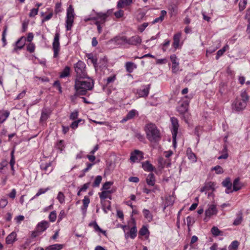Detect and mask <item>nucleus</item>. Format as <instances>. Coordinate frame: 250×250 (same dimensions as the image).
Here are the masks:
<instances>
[{"label": "nucleus", "mask_w": 250, "mask_h": 250, "mask_svg": "<svg viewBox=\"0 0 250 250\" xmlns=\"http://www.w3.org/2000/svg\"><path fill=\"white\" fill-rule=\"evenodd\" d=\"M143 158V153L139 150H135L131 153L130 160L131 162L134 163L141 160Z\"/></svg>", "instance_id": "f8f14e48"}, {"label": "nucleus", "mask_w": 250, "mask_h": 250, "mask_svg": "<svg viewBox=\"0 0 250 250\" xmlns=\"http://www.w3.org/2000/svg\"><path fill=\"white\" fill-rule=\"evenodd\" d=\"M89 203L90 199L87 196H85L83 200V206L81 207L83 211H86Z\"/></svg>", "instance_id": "473e14b6"}, {"label": "nucleus", "mask_w": 250, "mask_h": 250, "mask_svg": "<svg viewBox=\"0 0 250 250\" xmlns=\"http://www.w3.org/2000/svg\"><path fill=\"white\" fill-rule=\"evenodd\" d=\"M52 16H53V13H50L49 14H48V15H47L43 18V19L42 20V22H43L44 21L49 20L52 17Z\"/></svg>", "instance_id": "774afa93"}, {"label": "nucleus", "mask_w": 250, "mask_h": 250, "mask_svg": "<svg viewBox=\"0 0 250 250\" xmlns=\"http://www.w3.org/2000/svg\"><path fill=\"white\" fill-rule=\"evenodd\" d=\"M7 30V26H5L4 28L3 32H2V42H3L4 46H5L6 43V35Z\"/></svg>", "instance_id": "8fccbe9b"}, {"label": "nucleus", "mask_w": 250, "mask_h": 250, "mask_svg": "<svg viewBox=\"0 0 250 250\" xmlns=\"http://www.w3.org/2000/svg\"><path fill=\"white\" fill-rule=\"evenodd\" d=\"M94 83L90 79L86 80H79L77 79L75 81V88L77 94L84 95L88 90L92 89Z\"/></svg>", "instance_id": "20e7f679"}, {"label": "nucleus", "mask_w": 250, "mask_h": 250, "mask_svg": "<svg viewBox=\"0 0 250 250\" xmlns=\"http://www.w3.org/2000/svg\"><path fill=\"white\" fill-rule=\"evenodd\" d=\"M146 183L148 185L150 186H154L155 184V177L154 174L149 173L146 179Z\"/></svg>", "instance_id": "bb28decb"}, {"label": "nucleus", "mask_w": 250, "mask_h": 250, "mask_svg": "<svg viewBox=\"0 0 250 250\" xmlns=\"http://www.w3.org/2000/svg\"><path fill=\"white\" fill-rule=\"evenodd\" d=\"M59 40L60 34L59 33H56L52 43L53 57L55 58H56L58 57L59 52L60 51V44Z\"/></svg>", "instance_id": "1a4fd4ad"}, {"label": "nucleus", "mask_w": 250, "mask_h": 250, "mask_svg": "<svg viewBox=\"0 0 250 250\" xmlns=\"http://www.w3.org/2000/svg\"><path fill=\"white\" fill-rule=\"evenodd\" d=\"M222 185L224 187L226 188L225 190V192L227 194H229L232 192L231 190L232 188V183L230 181V179L229 178H226L222 182Z\"/></svg>", "instance_id": "aec40b11"}, {"label": "nucleus", "mask_w": 250, "mask_h": 250, "mask_svg": "<svg viewBox=\"0 0 250 250\" xmlns=\"http://www.w3.org/2000/svg\"><path fill=\"white\" fill-rule=\"evenodd\" d=\"M23 38L19 39L15 43V47L14 48V51H17L18 50L21 49L24 45V42L22 41Z\"/></svg>", "instance_id": "7c9ffc66"}, {"label": "nucleus", "mask_w": 250, "mask_h": 250, "mask_svg": "<svg viewBox=\"0 0 250 250\" xmlns=\"http://www.w3.org/2000/svg\"><path fill=\"white\" fill-rule=\"evenodd\" d=\"M243 184L240 182L239 178H236L233 183V191H237L242 188Z\"/></svg>", "instance_id": "cd10ccee"}, {"label": "nucleus", "mask_w": 250, "mask_h": 250, "mask_svg": "<svg viewBox=\"0 0 250 250\" xmlns=\"http://www.w3.org/2000/svg\"><path fill=\"white\" fill-rule=\"evenodd\" d=\"M247 4V0H240V1L239 3V9L240 11H242L244 10Z\"/></svg>", "instance_id": "49530a36"}, {"label": "nucleus", "mask_w": 250, "mask_h": 250, "mask_svg": "<svg viewBox=\"0 0 250 250\" xmlns=\"http://www.w3.org/2000/svg\"><path fill=\"white\" fill-rule=\"evenodd\" d=\"M51 110L49 108H44L42 110L40 121L41 122L46 121L50 117Z\"/></svg>", "instance_id": "6ab92c4d"}, {"label": "nucleus", "mask_w": 250, "mask_h": 250, "mask_svg": "<svg viewBox=\"0 0 250 250\" xmlns=\"http://www.w3.org/2000/svg\"><path fill=\"white\" fill-rule=\"evenodd\" d=\"M62 11V5L61 3L58 2L56 4L55 12L56 14Z\"/></svg>", "instance_id": "052dcab7"}, {"label": "nucleus", "mask_w": 250, "mask_h": 250, "mask_svg": "<svg viewBox=\"0 0 250 250\" xmlns=\"http://www.w3.org/2000/svg\"><path fill=\"white\" fill-rule=\"evenodd\" d=\"M82 121V119H79L77 121H74L72 123V124L70 125V127L72 128L75 129L76 128H77L78 127L79 124Z\"/></svg>", "instance_id": "603ef678"}, {"label": "nucleus", "mask_w": 250, "mask_h": 250, "mask_svg": "<svg viewBox=\"0 0 250 250\" xmlns=\"http://www.w3.org/2000/svg\"><path fill=\"white\" fill-rule=\"evenodd\" d=\"M35 48V46L33 43H30L28 45L27 49L30 53H32L34 51Z\"/></svg>", "instance_id": "0e129e2a"}, {"label": "nucleus", "mask_w": 250, "mask_h": 250, "mask_svg": "<svg viewBox=\"0 0 250 250\" xmlns=\"http://www.w3.org/2000/svg\"><path fill=\"white\" fill-rule=\"evenodd\" d=\"M239 242L237 240L232 241L229 246V250H237Z\"/></svg>", "instance_id": "a19ab883"}, {"label": "nucleus", "mask_w": 250, "mask_h": 250, "mask_svg": "<svg viewBox=\"0 0 250 250\" xmlns=\"http://www.w3.org/2000/svg\"><path fill=\"white\" fill-rule=\"evenodd\" d=\"M139 234L141 236L146 235V237H148L149 232L147 228L145 226H143L142 227V228L140 229L139 231Z\"/></svg>", "instance_id": "4c0bfd02"}, {"label": "nucleus", "mask_w": 250, "mask_h": 250, "mask_svg": "<svg viewBox=\"0 0 250 250\" xmlns=\"http://www.w3.org/2000/svg\"><path fill=\"white\" fill-rule=\"evenodd\" d=\"M102 179V177L101 176L98 175L96 176L93 183V187H98L99 186L101 182Z\"/></svg>", "instance_id": "de8ad7c7"}, {"label": "nucleus", "mask_w": 250, "mask_h": 250, "mask_svg": "<svg viewBox=\"0 0 250 250\" xmlns=\"http://www.w3.org/2000/svg\"><path fill=\"white\" fill-rule=\"evenodd\" d=\"M113 183L110 182H105L102 188L104 190H108L110 186L112 185Z\"/></svg>", "instance_id": "680f3d73"}, {"label": "nucleus", "mask_w": 250, "mask_h": 250, "mask_svg": "<svg viewBox=\"0 0 250 250\" xmlns=\"http://www.w3.org/2000/svg\"><path fill=\"white\" fill-rule=\"evenodd\" d=\"M142 42V39L139 36H134L129 38H127L126 44L137 45Z\"/></svg>", "instance_id": "4468645a"}, {"label": "nucleus", "mask_w": 250, "mask_h": 250, "mask_svg": "<svg viewBox=\"0 0 250 250\" xmlns=\"http://www.w3.org/2000/svg\"><path fill=\"white\" fill-rule=\"evenodd\" d=\"M211 232L214 236H218L219 235H223V232L215 226L213 227L211 229Z\"/></svg>", "instance_id": "58836bf2"}, {"label": "nucleus", "mask_w": 250, "mask_h": 250, "mask_svg": "<svg viewBox=\"0 0 250 250\" xmlns=\"http://www.w3.org/2000/svg\"><path fill=\"white\" fill-rule=\"evenodd\" d=\"M125 68L128 73H132L137 68V65L134 62H127L125 63Z\"/></svg>", "instance_id": "5701e85b"}, {"label": "nucleus", "mask_w": 250, "mask_h": 250, "mask_svg": "<svg viewBox=\"0 0 250 250\" xmlns=\"http://www.w3.org/2000/svg\"><path fill=\"white\" fill-rule=\"evenodd\" d=\"M53 208V205H50L48 207H46L43 208L42 211L43 212H49L48 215V219H56L57 217V212L55 210L51 211Z\"/></svg>", "instance_id": "a211bd4d"}, {"label": "nucleus", "mask_w": 250, "mask_h": 250, "mask_svg": "<svg viewBox=\"0 0 250 250\" xmlns=\"http://www.w3.org/2000/svg\"><path fill=\"white\" fill-rule=\"evenodd\" d=\"M17 237V234L15 232H11L6 238V243L7 244H12L16 240Z\"/></svg>", "instance_id": "393cba45"}, {"label": "nucleus", "mask_w": 250, "mask_h": 250, "mask_svg": "<svg viewBox=\"0 0 250 250\" xmlns=\"http://www.w3.org/2000/svg\"><path fill=\"white\" fill-rule=\"evenodd\" d=\"M56 146L57 149H59L61 152H62L65 148L64 142L63 140H60L56 144Z\"/></svg>", "instance_id": "37998d69"}, {"label": "nucleus", "mask_w": 250, "mask_h": 250, "mask_svg": "<svg viewBox=\"0 0 250 250\" xmlns=\"http://www.w3.org/2000/svg\"><path fill=\"white\" fill-rule=\"evenodd\" d=\"M148 25V22H144L142 24L139 25L138 26V30L140 31V32H143L145 29L147 27Z\"/></svg>", "instance_id": "5fc2aeb1"}, {"label": "nucleus", "mask_w": 250, "mask_h": 250, "mask_svg": "<svg viewBox=\"0 0 250 250\" xmlns=\"http://www.w3.org/2000/svg\"><path fill=\"white\" fill-rule=\"evenodd\" d=\"M127 37L125 36L118 35L109 41V43L115 45L122 46L126 44Z\"/></svg>", "instance_id": "9b49d317"}, {"label": "nucleus", "mask_w": 250, "mask_h": 250, "mask_svg": "<svg viewBox=\"0 0 250 250\" xmlns=\"http://www.w3.org/2000/svg\"><path fill=\"white\" fill-rule=\"evenodd\" d=\"M212 171H215L216 174H222L224 172L223 168L220 166H216L211 168Z\"/></svg>", "instance_id": "a18cd8bd"}, {"label": "nucleus", "mask_w": 250, "mask_h": 250, "mask_svg": "<svg viewBox=\"0 0 250 250\" xmlns=\"http://www.w3.org/2000/svg\"><path fill=\"white\" fill-rule=\"evenodd\" d=\"M16 190L15 188L12 189L11 191L8 194V197L11 199H14L16 194Z\"/></svg>", "instance_id": "69168bd1"}, {"label": "nucleus", "mask_w": 250, "mask_h": 250, "mask_svg": "<svg viewBox=\"0 0 250 250\" xmlns=\"http://www.w3.org/2000/svg\"><path fill=\"white\" fill-rule=\"evenodd\" d=\"M114 15L117 18H121L124 15V11L122 10H119V11L116 12L114 13Z\"/></svg>", "instance_id": "338daca9"}, {"label": "nucleus", "mask_w": 250, "mask_h": 250, "mask_svg": "<svg viewBox=\"0 0 250 250\" xmlns=\"http://www.w3.org/2000/svg\"><path fill=\"white\" fill-rule=\"evenodd\" d=\"M9 115L10 112L7 110H0V124H2L5 122L9 117Z\"/></svg>", "instance_id": "a878e982"}, {"label": "nucleus", "mask_w": 250, "mask_h": 250, "mask_svg": "<svg viewBox=\"0 0 250 250\" xmlns=\"http://www.w3.org/2000/svg\"><path fill=\"white\" fill-rule=\"evenodd\" d=\"M187 154L188 158L192 162H195L196 161V157L195 155L191 151V149L189 148L187 150Z\"/></svg>", "instance_id": "72a5a7b5"}, {"label": "nucleus", "mask_w": 250, "mask_h": 250, "mask_svg": "<svg viewBox=\"0 0 250 250\" xmlns=\"http://www.w3.org/2000/svg\"><path fill=\"white\" fill-rule=\"evenodd\" d=\"M14 150H13L10 153L11 156V160L10 161V166H12V165H14L15 163V158H14Z\"/></svg>", "instance_id": "bf43d9fd"}, {"label": "nucleus", "mask_w": 250, "mask_h": 250, "mask_svg": "<svg viewBox=\"0 0 250 250\" xmlns=\"http://www.w3.org/2000/svg\"><path fill=\"white\" fill-rule=\"evenodd\" d=\"M95 164V163H86V167L84 168L83 170V171L84 173H85V172H87L89 169H90L91 168V167H92V166Z\"/></svg>", "instance_id": "4d7b16f0"}, {"label": "nucleus", "mask_w": 250, "mask_h": 250, "mask_svg": "<svg viewBox=\"0 0 250 250\" xmlns=\"http://www.w3.org/2000/svg\"><path fill=\"white\" fill-rule=\"evenodd\" d=\"M181 36V34L180 33H178L175 34L173 36V42L172 45L175 49L179 46Z\"/></svg>", "instance_id": "c85d7f7f"}, {"label": "nucleus", "mask_w": 250, "mask_h": 250, "mask_svg": "<svg viewBox=\"0 0 250 250\" xmlns=\"http://www.w3.org/2000/svg\"><path fill=\"white\" fill-rule=\"evenodd\" d=\"M143 213L145 218L152 219V216L148 210L145 209L143 210Z\"/></svg>", "instance_id": "864d4df0"}, {"label": "nucleus", "mask_w": 250, "mask_h": 250, "mask_svg": "<svg viewBox=\"0 0 250 250\" xmlns=\"http://www.w3.org/2000/svg\"><path fill=\"white\" fill-rule=\"evenodd\" d=\"M217 213L216 206L213 204H208V208L205 211L206 217H210Z\"/></svg>", "instance_id": "ddd939ff"}, {"label": "nucleus", "mask_w": 250, "mask_h": 250, "mask_svg": "<svg viewBox=\"0 0 250 250\" xmlns=\"http://www.w3.org/2000/svg\"><path fill=\"white\" fill-rule=\"evenodd\" d=\"M74 67L77 77L80 78L85 77L86 76V65L83 62L79 60L74 64Z\"/></svg>", "instance_id": "0eeeda50"}, {"label": "nucleus", "mask_w": 250, "mask_h": 250, "mask_svg": "<svg viewBox=\"0 0 250 250\" xmlns=\"http://www.w3.org/2000/svg\"><path fill=\"white\" fill-rule=\"evenodd\" d=\"M63 245L56 244L49 246L46 248V250H61L63 248Z\"/></svg>", "instance_id": "c9c22d12"}, {"label": "nucleus", "mask_w": 250, "mask_h": 250, "mask_svg": "<svg viewBox=\"0 0 250 250\" xmlns=\"http://www.w3.org/2000/svg\"><path fill=\"white\" fill-rule=\"evenodd\" d=\"M143 168L144 170L151 172L154 170V167L150 163L149 161H146L142 163Z\"/></svg>", "instance_id": "4be33fe9"}, {"label": "nucleus", "mask_w": 250, "mask_h": 250, "mask_svg": "<svg viewBox=\"0 0 250 250\" xmlns=\"http://www.w3.org/2000/svg\"><path fill=\"white\" fill-rule=\"evenodd\" d=\"M49 227V223L47 221H43L40 222L37 226V232L41 233L45 231Z\"/></svg>", "instance_id": "412c9836"}, {"label": "nucleus", "mask_w": 250, "mask_h": 250, "mask_svg": "<svg viewBox=\"0 0 250 250\" xmlns=\"http://www.w3.org/2000/svg\"><path fill=\"white\" fill-rule=\"evenodd\" d=\"M7 201L5 199H1L0 200V208H4L7 204Z\"/></svg>", "instance_id": "e2e57ef3"}, {"label": "nucleus", "mask_w": 250, "mask_h": 250, "mask_svg": "<svg viewBox=\"0 0 250 250\" xmlns=\"http://www.w3.org/2000/svg\"><path fill=\"white\" fill-rule=\"evenodd\" d=\"M223 154L218 157V159H226L228 157V154L227 152V149L226 147H224V148L223 150Z\"/></svg>", "instance_id": "3c124183"}, {"label": "nucleus", "mask_w": 250, "mask_h": 250, "mask_svg": "<svg viewBox=\"0 0 250 250\" xmlns=\"http://www.w3.org/2000/svg\"><path fill=\"white\" fill-rule=\"evenodd\" d=\"M229 48V46L228 45L224 46L222 49L219 50L216 54V59H218L226 51L227 48Z\"/></svg>", "instance_id": "c03bdc74"}, {"label": "nucleus", "mask_w": 250, "mask_h": 250, "mask_svg": "<svg viewBox=\"0 0 250 250\" xmlns=\"http://www.w3.org/2000/svg\"><path fill=\"white\" fill-rule=\"evenodd\" d=\"M38 8H33L31 10V11L29 14V16L30 17H35L36 15H37L38 14Z\"/></svg>", "instance_id": "13d9d810"}, {"label": "nucleus", "mask_w": 250, "mask_h": 250, "mask_svg": "<svg viewBox=\"0 0 250 250\" xmlns=\"http://www.w3.org/2000/svg\"><path fill=\"white\" fill-rule=\"evenodd\" d=\"M147 139L151 143H157L161 139V135L160 130L156 125L152 123L146 124L145 127Z\"/></svg>", "instance_id": "f03ea898"}, {"label": "nucleus", "mask_w": 250, "mask_h": 250, "mask_svg": "<svg viewBox=\"0 0 250 250\" xmlns=\"http://www.w3.org/2000/svg\"><path fill=\"white\" fill-rule=\"evenodd\" d=\"M111 193L110 190L103 191L99 193V196L101 200H104L106 198L111 199L110 194Z\"/></svg>", "instance_id": "f704fd0d"}, {"label": "nucleus", "mask_w": 250, "mask_h": 250, "mask_svg": "<svg viewBox=\"0 0 250 250\" xmlns=\"http://www.w3.org/2000/svg\"><path fill=\"white\" fill-rule=\"evenodd\" d=\"M167 14V12L165 10H162L161 12L160 17L155 19L152 22V24H154L157 22H161L164 19L165 16Z\"/></svg>", "instance_id": "2f4dec72"}, {"label": "nucleus", "mask_w": 250, "mask_h": 250, "mask_svg": "<svg viewBox=\"0 0 250 250\" xmlns=\"http://www.w3.org/2000/svg\"><path fill=\"white\" fill-rule=\"evenodd\" d=\"M40 167L41 169L44 171L45 174H48L53 170L52 162L42 163Z\"/></svg>", "instance_id": "f3484780"}, {"label": "nucleus", "mask_w": 250, "mask_h": 250, "mask_svg": "<svg viewBox=\"0 0 250 250\" xmlns=\"http://www.w3.org/2000/svg\"><path fill=\"white\" fill-rule=\"evenodd\" d=\"M249 96L246 90H242L240 98H236L232 104V110L235 112H240L244 110L249 100Z\"/></svg>", "instance_id": "7ed1b4c3"}, {"label": "nucleus", "mask_w": 250, "mask_h": 250, "mask_svg": "<svg viewBox=\"0 0 250 250\" xmlns=\"http://www.w3.org/2000/svg\"><path fill=\"white\" fill-rule=\"evenodd\" d=\"M150 87V84H147L144 85L142 87V88H140L137 90V94L140 97H146L148 96L149 89Z\"/></svg>", "instance_id": "dca6fc26"}, {"label": "nucleus", "mask_w": 250, "mask_h": 250, "mask_svg": "<svg viewBox=\"0 0 250 250\" xmlns=\"http://www.w3.org/2000/svg\"><path fill=\"white\" fill-rule=\"evenodd\" d=\"M206 188L207 189V190H211L213 191L216 188V183L212 182H208L206 183Z\"/></svg>", "instance_id": "79ce46f5"}, {"label": "nucleus", "mask_w": 250, "mask_h": 250, "mask_svg": "<svg viewBox=\"0 0 250 250\" xmlns=\"http://www.w3.org/2000/svg\"><path fill=\"white\" fill-rule=\"evenodd\" d=\"M70 68L69 66H65L60 75V77L63 78L68 77L70 75Z\"/></svg>", "instance_id": "e433bc0d"}, {"label": "nucleus", "mask_w": 250, "mask_h": 250, "mask_svg": "<svg viewBox=\"0 0 250 250\" xmlns=\"http://www.w3.org/2000/svg\"><path fill=\"white\" fill-rule=\"evenodd\" d=\"M137 113V111L135 109H132L127 114L126 116L122 120V122H125L128 120L132 119Z\"/></svg>", "instance_id": "c756f323"}, {"label": "nucleus", "mask_w": 250, "mask_h": 250, "mask_svg": "<svg viewBox=\"0 0 250 250\" xmlns=\"http://www.w3.org/2000/svg\"><path fill=\"white\" fill-rule=\"evenodd\" d=\"M170 59L172 63L171 67L172 72L175 73L179 70V63L178 62V59L175 54H173L170 56Z\"/></svg>", "instance_id": "2eb2a0df"}, {"label": "nucleus", "mask_w": 250, "mask_h": 250, "mask_svg": "<svg viewBox=\"0 0 250 250\" xmlns=\"http://www.w3.org/2000/svg\"><path fill=\"white\" fill-rule=\"evenodd\" d=\"M78 111L77 110H75L71 113L70 115V119L72 120H75L78 118Z\"/></svg>", "instance_id": "6e6d98bb"}, {"label": "nucleus", "mask_w": 250, "mask_h": 250, "mask_svg": "<svg viewBox=\"0 0 250 250\" xmlns=\"http://www.w3.org/2000/svg\"><path fill=\"white\" fill-rule=\"evenodd\" d=\"M50 189V188L48 187L47 188H40L38 192H37V193L35 194V195H34L32 198H31V200H33L35 198H36L37 197H38V196H39L40 195L42 194H44L45 193V192H46L48 190H49Z\"/></svg>", "instance_id": "ea45409f"}, {"label": "nucleus", "mask_w": 250, "mask_h": 250, "mask_svg": "<svg viewBox=\"0 0 250 250\" xmlns=\"http://www.w3.org/2000/svg\"><path fill=\"white\" fill-rule=\"evenodd\" d=\"M170 120L172 125L171 133L172 135L173 145L175 147L176 144V139L179 127L178 121L176 118L173 117L170 118Z\"/></svg>", "instance_id": "9d476101"}, {"label": "nucleus", "mask_w": 250, "mask_h": 250, "mask_svg": "<svg viewBox=\"0 0 250 250\" xmlns=\"http://www.w3.org/2000/svg\"><path fill=\"white\" fill-rule=\"evenodd\" d=\"M74 8L72 5H70L67 9L65 27L67 31L71 29L74 22Z\"/></svg>", "instance_id": "6e6552de"}, {"label": "nucleus", "mask_w": 250, "mask_h": 250, "mask_svg": "<svg viewBox=\"0 0 250 250\" xmlns=\"http://www.w3.org/2000/svg\"><path fill=\"white\" fill-rule=\"evenodd\" d=\"M189 101L190 99L188 96H184L178 102L176 107V110L186 123H188V120L190 116L188 112Z\"/></svg>", "instance_id": "39448f33"}, {"label": "nucleus", "mask_w": 250, "mask_h": 250, "mask_svg": "<svg viewBox=\"0 0 250 250\" xmlns=\"http://www.w3.org/2000/svg\"><path fill=\"white\" fill-rule=\"evenodd\" d=\"M112 12V10L111 9L108 10L104 13L95 12L94 10H93V12L94 13V15L92 14L89 18L85 19V21H95V24L97 25L98 32L100 34L102 31V27L101 25H103L105 23L107 18L111 15Z\"/></svg>", "instance_id": "f257e3e1"}, {"label": "nucleus", "mask_w": 250, "mask_h": 250, "mask_svg": "<svg viewBox=\"0 0 250 250\" xmlns=\"http://www.w3.org/2000/svg\"><path fill=\"white\" fill-rule=\"evenodd\" d=\"M131 224L133 226L130 228L128 225H120L118 226L119 227H121L123 229L125 232V237L126 239H127L129 237L134 239L137 236V229L136 226L135 222L134 220H132Z\"/></svg>", "instance_id": "423d86ee"}, {"label": "nucleus", "mask_w": 250, "mask_h": 250, "mask_svg": "<svg viewBox=\"0 0 250 250\" xmlns=\"http://www.w3.org/2000/svg\"><path fill=\"white\" fill-rule=\"evenodd\" d=\"M132 3V0H119L117 3L118 8H123L130 5Z\"/></svg>", "instance_id": "b1692460"}, {"label": "nucleus", "mask_w": 250, "mask_h": 250, "mask_svg": "<svg viewBox=\"0 0 250 250\" xmlns=\"http://www.w3.org/2000/svg\"><path fill=\"white\" fill-rule=\"evenodd\" d=\"M57 199L59 200V202L61 204H62L64 202V195L63 193L62 192H59L58 194V196L57 197Z\"/></svg>", "instance_id": "09e8293b"}]
</instances>
